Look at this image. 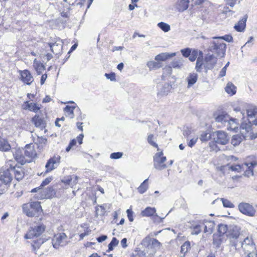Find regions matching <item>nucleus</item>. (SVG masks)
I'll return each mask as SVG.
<instances>
[{"label":"nucleus","instance_id":"57","mask_svg":"<svg viewBox=\"0 0 257 257\" xmlns=\"http://www.w3.org/2000/svg\"><path fill=\"white\" fill-rule=\"evenodd\" d=\"M216 38L217 39L221 40L222 41V40H224L228 42H232L233 40V38L231 35H225L223 37Z\"/></svg>","mask_w":257,"mask_h":257},{"label":"nucleus","instance_id":"15","mask_svg":"<svg viewBox=\"0 0 257 257\" xmlns=\"http://www.w3.org/2000/svg\"><path fill=\"white\" fill-rule=\"evenodd\" d=\"M240 235V229L237 226H229L227 237L230 239H236Z\"/></svg>","mask_w":257,"mask_h":257},{"label":"nucleus","instance_id":"28","mask_svg":"<svg viewBox=\"0 0 257 257\" xmlns=\"http://www.w3.org/2000/svg\"><path fill=\"white\" fill-rule=\"evenodd\" d=\"M13 155L18 163L21 165H23L26 163V161L25 160V157L23 155L21 150H16L15 152H13Z\"/></svg>","mask_w":257,"mask_h":257},{"label":"nucleus","instance_id":"16","mask_svg":"<svg viewBox=\"0 0 257 257\" xmlns=\"http://www.w3.org/2000/svg\"><path fill=\"white\" fill-rule=\"evenodd\" d=\"M226 169H228L229 170H231L232 171H234L236 172H240L241 171L245 170V167L244 164L242 165H229V164H227L226 165L223 166L221 167V170H225Z\"/></svg>","mask_w":257,"mask_h":257},{"label":"nucleus","instance_id":"39","mask_svg":"<svg viewBox=\"0 0 257 257\" xmlns=\"http://www.w3.org/2000/svg\"><path fill=\"white\" fill-rule=\"evenodd\" d=\"M211 136L209 131L203 132L200 135L199 139L202 142H207L211 139Z\"/></svg>","mask_w":257,"mask_h":257},{"label":"nucleus","instance_id":"7","mask_svg":"<svg viewBox=\"0 0 257 257\" xmlns=\"http://www.w3.org/2000/svg\"><path fill=\"white\" fill-rule=\"evenodd\" d=\"M12 180V176L9 171L0 172V193L5 190L6 186L10 185Z\"/></svg>","mask_w":257,"mask_h":257},{"label":"nucleus","instance_id":"56","mask_svg":"<svg viewBox=\"0 0 257 257\" xmlns=\"http://www.w3.org/2000/svg\"><path fill=\"white\" fill-rule=\"evenodd\" d=\"M201 231V227L200 225H196L193 227V231L192 232V234L197 235Z\"/></svg>","mask_w":257,"mask_h":257},{"label":"nucleus","instance_id":"64","mask_svg":"<svg viewBox=\"0 0 257 257\" xmlns=\"http://www.w3.org/2000/svg\"><path fill=\"white\" fill-rule=\"evenodd\" d=\"M137 257H146V252L144 251H136Z\"/></svg>","mask_w":257,"mask_h":257},{"label":"nucleus","instance_id":"44","mask_svg":"<svg viewBox=\"0 0 257 257\" xmlns=\"http://www.w3.org/2000/svg\"><path fill=\"white\" fill-rule=\"evenodd\" d=\"M118 242L119 241L116 238L113 237L111 242L108 244V248L107 251L110 252V251L112 250L113 247L116 246L118 244Z\"/></svg>","mask_w":257,"mask_h":257},{"label":"nucleus","instance_id":"11","mask_svg":"<svg viewBox=\"0 0 257 257\" xmlns=\"http://www.w3.org/2000/svg\"><path fill=\"white\" fill-rule=\"evenodd\" d=\"M214 139L215 142L220 145H226L229 141L227 134L224 132L218 131L215 133Z\"/></svg>","mask_w":257,"mask_h":257},{"label":"nucleus","instance_id":"23","mask_svg":"<svg viewBox=\"0 0 257 257\" xmlns=\"http://www.w3.org/2000/svg\"><path fill=\"white\" fill-rule=\"evenodd\" d=\"M189 0H179L176 5V8L180 12L186 10L189 7Z\"/></svg>","mask_w":257,"mask_h":257},{"label":"nucleus","instance_id":"58","mask_svg":"<svg viewBox=\"0 0 257 257\" xmlns=\"http://www.w3.org/2000/svg\"><path fill=\"white\" fill-rule=\"evenodd\" d=\"M52 179L53 178L52 177L46 178L44 181H42L40 185V187L42 188V187L45 186L46 185H48L49 183H50Z\"/></svg>","mask_w":257,"mask_h":257},{"label":"nucleus","instance_id":"36","mask_svg":"<svg viewBox=\"0 0 257 257\" xmlns=\"http://www.w3.org/2000/svg\"><path fill=\"white\" fill-rule=\"evenodd\" d=\"M20 74L21 76L22 80H30L32 78V76L28 70L20 71Z\"/></svg>","mask_w":257,"mask_h":257},{"label":"nucleus","instance_id":"51","mask_svg":"<svg viewBox=\"0 0 257 257\" xmlns=\"http://www.w3.org/2000/svg\"><path fill=\"white\" fill-rule=\"evenodd\" d=\"M204 66V62L202 60L198 58L196 61V69L197 71H201L202 66Z\"/></svg>","mask_w":257,"mask_h":257},{"label":"nucleus","instance_id":"5","mask_svg":"<svg viewBox=\"0 0 257 257\" xmlns=\"http://www.w3.org/2000/svg\"><path fill=\"white\" fill-rule=\"evenodd\" d=\"M239 211L246 216L254 217L256 215V210L253 206L249 203L241 202L238 206Z\"/></svg>","mask_w":257,"mask_h":257},{"label":"nucleus","instance_id":"50","mask_svg":"<svg viewBox=\"0 0 257 257\" xmlns=\"http://www.w3.org/2000/svg\"><path fill=\"white\" fill-rule=\"evenodd\" d=\"M171 65L173 68H180L183 66V61L182 60L174 61L172 62Z\"/></svg>","mask_w":257,"mask_h":257},{"label":"nucleus","instance_id":"26","mask_svg":"<svg viewBox=\"0 0 257 257\" xmlns=\"http://www.w3.org/2000/svg\"><path fill=\"white\" fill-rule=\"evenodd\" d=\"M75 109L78 110L79 108L76 109L75 105L70 106L66 105L64 108V111L65 112V116L69 117L70 118H73L74 117V110Z\"/></svg>","mask_w":257,"mask_h":257},{"label":"nucleus","instance_id":"32","mask_svg":"<svg viewBox=\"0 0 257 257\" xmlns=\"http://www.w3.org/2000/svg\"><path fill=\"white\" fill-rule=\"evenodd\" d=\"M150 70H156L163 66L162 63L159 61H150L147 64Z\"/></svg>","mask_w":257,"mask_h":257},{"label":"nucleus","instance_id":"38","mask_svg":"<svg viewBox=\"0 0 257 257\" xmlns=\"http://www.w3.org/2000/svg\"><path fill=\"white\" fill-rule=\"evenodd\" d=\"M46 240L42 238H39L36 240H34V242L32 244L33 249L34 251H36V249H38L41 244H42Z\"/></svg>","mask_w":257,"mask_h":257},{"label":"nucleus","instance_id":"6","mask_svg":"<svg viewBox=\"0 0 257 257\" xmlns=\"http://www.w3.org/2000/svg\"><path fill=\"white\" fill-rule=\"evenodd\" d=\"M163 155V152H160L156 153L154 156V166L158 170H162L167 167L166 164H165L166 157L162 156Z\"/></svg>","mask_w":257,"mask_h":257},{"label":"nucleus","instance_id":"53","mask_svg":"<svg viewBox=\"0 0 257 257\" xmlns=\"http://www.w3.org/2000/svg\"><path fill=\"white\" fill-rule=\"evenodd\" d=\"M163 75H170L172 73V67L170 66H166L163 68Z\"/></svg>","mask_w":257,"mask_h":257},{"label":"nucleus","instance_id":"1","mask_svg":"<svg viewBox=\"0 0 257 257\" xmlns=\"http://www.w3.org/2000/svg\"><path fill=\"white\" fill-rule=\"evenodd\" d=\"M23 211L27 216L32 217L38 216L42 212V209L40 202L35 201L24 204L23 205Z\"/></svg>","mask_w":257,"mask_h":257},{"label":"nucleus","instance_id":"24","mask_svg":"<svg viewBox=\"0 0 257 257\" xmlns=\"http://www.w3.org/2000/svg\"><path fill=\"white\" fill-rule=\"evenodd\" d=\"M236 121V119L231 118L229 117V119L227 121L225 126L227 127V130H228L237 132L238 130V123Z\"/></svg>","mask_w":257,"mask_h":257},{"label":"nucleus","instance_id":"41","mask_svg":"<svg viewBox=\"0 0 257 257\" xmlns=\"http://www.w3.org/2000/svg\"><path fill=\"white\" fill-rule=\"evenodd\" d=\"M257 114V107L251 106L247 109V114L248 118H252Z\"/></svg>","mask_w":257,"mask_h":257},{"label":"nucleus","instance_id":"9","mask_svg":"<svg viewBox=\"0 0 257 257\" xmlns=\"http://www.w3.org/2000/svg\"><path fill=\"white\" fill-rule=\"evenodd\" d=\"M241 248L244 253L252 252L255 249V245L251 238L247 237L241 242Z\"/></svg>","mask_w":257,"mask_h":257},{"label":"nucleus","instance_id":"34","mask_svg":"<svg viewBox=\"0 0 257 257\" xmlns=\"http://www.w3.org/2000/svg\"><path fill=\"white\" fill-rule=\"evenodd\" d=\"M156 209L154 207H148L143 210L141 214L143 216H151L156 213Z\"/></svg>","mask_w":257,"mask_h":257},{"label":"nucleus","instance_id":"61","mask_svg":"<svg viewBox=\"0 0 257 257\" xmlns=\"http://www.w3.org/2000/svg\"><path fill=\"white\" fill-rule=\"evenodd\" d=\"M198 138H193L191 140L189 141V142H188V146L192 148L196 143L197 141Z\"/></svg>","mask_w":257,"mask_h":257},{"label":"nucleus","instance_id":"25","mask_svg":"<svg viewBox=\"0 0 257 257\" xmlns=\"http://www.w3.org/2000/svg\"><path fill=\"white\" fill-rule=\"evenodd\" d=\"M49 46L51 48V51L55 54H59L62 50L63 44L61 42L59 43L55 42L54 43H50Z\"/></svg>","mask_w":257,"mask_h":257},{"label":"nucleus","instance_id":"37","mask_svg":"<svg viewBox=\"0 0 257 257\" xmlns=\"http://www.w3.org/2000/svg\"><path fill=\"white\" fill-rule=\"evenodd\" d=\"M148 182V179H146L138 188V190L139 193L141 194H143L147 190L149 187Z\"/></svg>","mask_w":257,"mask_h":257},{"label":"nucleus","instance_id":"54","mask_svg":"<svg viewBox=\"0 0 257 257\" xmlns=\"http://www.w3.org/2000/svg\"><path fill=\"white\" fill-rule=\"evenodd\" d=\"M122 155L121 152L112 153L110 154V158L112 159H118L122 157Z\"/></svg>","mask_w":257,"mask_h":257},{"label":"nucleus","instance_id":"43","mask_svg":"<svg viewBox=\"0 0 257 257\" xmlns=\"http://www.w3.org/2000/svg\"><path fill=\"white\" fill-rule=\"evenodd\" d=\"M218 231L220 234V236L223 235L225 233H226V234L227 235V233L229 228H228L226 225L220 224L218 225Z\"/></svg>","mask_w":257,"mask_h":257},{"label":"nucleus","instance_id":"59","mask_svg":"<svg viewBox=\"0 0 257 257\" xmlns=\"http://www.w3.org/2000/svg\"><path fill=\"white\" fill-rule=\"evenodd\" d=\"M105 76L107 79L110 80H115V74L114 72H111L110 73H105Z\"/></svg>","mask_w":257,"mask_h":257},{"label":"nucleus","instance_id":"19","mask_svg":"<svg viewBox=\"0 0 257 257\" xmlns=\"http://www.w3.org/2000/svg\"><path fill=\"white\" fill-rule=\"evenodd\" d=\"M247 19V15H245L243 18L240 20L238 23L234 26V29L239 32H243L245 29L246 22Z\"/></svg>","mask_w":257,"mask_h":257},{"label":"nucleus","instance_id":"2","mask_svg":"<svg viewBox=\"0 0 257 257\" xmlns=\"http://www.w3.org/2000/svg\"><path fill=\"white\" fill-rule=\"evenodd\" d=\"M213 40L210 44L209 50L213 53L216 54L217 56L220 57H224L226 51V44L221 40L214 38Z\"/></svg>","mask_w":257,"mask_h":257},{"label":"nucleus","instance_id":"29","mask_svg":"<svg viewBox=\"0 0 257 257\" xmlns=\"http://www.w3.org/2000/svg\"><path fill=\"white\" fill-rule=\"evenodd\" d=\"M41 193L44 195L46 198H50L53 197L55 194V191L52 187H48L41 191Z\"/></svg>","mask_w":257,"mask_h":257},{"label":"nucleus","instance_id":"20","mask_svg":"<svg viewBox=\"0 0 257 257\" xmlns=\"http://www.w3.org/2000/svg\"><path fill=\"white\" fill-rule=\"evenodd\" d=\"M202 223L204 224V232L208 234L212 233L215 226L214 221L204 219Z\"/></svg>","mask_w":257,"mask_h":257},{"label":"nucleus","instance_id":"45","mask_svg":"<svg viewBox=\"0 0 257 257\" xmlns=\"http://www.w3.org/2000/svg\"><path fill=\"white\" fill-rule=\"evenodd\" d=\"M34 141L36 144L39 145V147H43L46 145L47 140L45 138L38 137Z\"/></svg>","mask_w":257,"mask_h":257},{"label":"nucleus","instance_id":"60","mask_svg":"<svg viewBox=\"0 0 257 257\" xmlns=\"http://www.w3.org/2000/svg\"><path fill=\"white\" fill-rule=\"evenodd\" d=\"M225 159L227 161L229 162L228 164L230 165L232 162H235L238 159L233 156H229L225 157Z\"/></svg>","mask_w":257,"mask_h":257},{"label":"nucleus","instance_id":"14","mask_svg":"<svg viewBox=\"0 0 257 257\" xmlns=\"http://www.w3.org/2000/svg\"><path fill=\"white\" fill-rule=\"evenodd\" d=\"M6 171H9L11 175L12 173L15 175V177L17 180H21L24 176V172L21 167H16L11 166L9 169ZM13 177V176H12Z\"/></svg>","mask_w":257,"mask_h":257},{"label":"nucleus","instance_id":"47","mask_svg":"<svg viewBox=\"0 0 257 257\" xmlns=\"http://www.w3.org/2000/svg\"><path fill=\"white\" fill-rule=\"evenodd\" d=\"M198 55V51L197 50H193L191 51L190 55L189 56V59L192 61H194Z\"/></svg>","mask_w":257,"mask_h":257},{"label":"nucleus","instance_id":"55","mask_svg":"<svg viewBox=\"0 0 257 257\" xmlns=\"http://www.w3.org/2000/svg\"><path fill=\"white\" fill-rule=\"evenodd\" d=\"M191 50L190 48H185L184 49H182L181 50V52L182 55L185 57H189L190 55Z\"/></svg>","mask_w":257,"mask_h":257},{"label":"nucleus","instance_id":"17","mask_svg":"<svg viewBox=\"0 0 257 257\" xmlns=\"http://www.w3.org/2000/svg\"><path fill=\"white\" fill-rule=\"evenodd\" d=\"M172 84L167 82L164 83L162 85H159V92H158V96H164L167 95L172 89Z\"/></svg>","mask_w":257,"mask_h":257},{"label":"nucleus","instance_id":"18","mask_svg":"<svg viewBox=\"0 0 257 257\" xmlns=\"http://www.w3.org/2000/svg\"><path fill=\"white\" fill-rule=\"evenodd\" d=\"M245 170L244 171V175L247 176H253V168L257 166V161H253L249 163H244Z\"/></svg>","mask_w":257,"mask_h":257},{"label":"nucleus","instance_id":"46","mask_svg":"<svg viewBox=\"0 0 257 257\" xmlns=\"http://www.w3.org/2000/svg\"><path fill=\"white\" fill-rule=\"evenodd\" d=\"M158 26L164 32H168L170 30V25L164 22H161L159 23Z\"/></svg>","mask_w":257,"mask_h":257},{"label":"nucleus","instance_id":"22","mask_svg":"<svg viewBox=\"0 0 257 257\" xmlns=\"http://www.w3.org/2000/svg\"><path fill=\"white\" fill-rule=\"evenodd\" d=\"M176 55L175 53H160L155 57V60L157 61H165L169 58L174 57Z\"/></svg>","mask_w":257,"mask_h":257},{"label":"nucleus","instance_id":"49","mask_svg":"<svg viewBox=\"0 0 257 257\" xmlns=\"http://www.w3.org/2000/svg\"><path fill=\"white\" fill-rule=\"evenodd\" d=\"M221 201L224 207L228 208L234 207V204L228 199L222 198Z\"/></svg>","mask_w":257,"mask_h":257},{"label":"nucleus","instance_id":"42","mask_svg":"<svg viewBox=\"0 0 257 257\" xmlns=\"http://www.w3.org/2000/svg\"><path fill=\"white\" fill-rule=\"evenodd\" d=\"M190 248V242L189 241H186L181 245L180 252L184 255Z\"/></svg>","mask_w":257,"mask_h":257},{"label":"nucleus","instance_id":"13","mask_svg":"<svg viewBox=\"0 0 257 257\" xmlns=\"http://www.w3.org/2000/svg\"><path fill=\"white\" fill-rule=\"evenodd\" d=\"M240 133L243 138L248 137V135L250 134V132L252 130L251 128V120L248 119V122H242L240 127Z\"/></svg>","mask_w":257,"mask_h":257},{"label":"nucleus","instance_id":"35","mask_svg":"<svg viewBox=\"0 0 257 257\" xmlns=\"http://www.w3.org/2000/svg\"><path fill=\"white\" fill-rule=\"evenodd\" d=\"M243 137L242 135H235L232 136L231 143L234 146L238 145L242 141Z\"/></svg>","mask_w":257,"mask_h":257},{"label":"nucleus","instance_id":"31","mask_svg":"<svg viewBox=\"0 0 257 257\" xmlns=\"http://www.w3.org/2000/svg\"><path fill=\"white\" fill-rule=\"evenodd\" d=\"M11 148V147L8 141L0 137V150L7 152L10 150Z\"/></svg>","mask_w":257,"mask_h":257},{"label":"nucleus","instance_id":"12","mask_svg":"<svg viewBox=\"0 0 257 257\" xmlns=\"http://www.w3.org/2000/svg\"><path fill=\"white\" fill-rule=\"evenodd\" d=\"M213 118L217 122L226 125V122L229 119V116L224 112L216 111L213 113Z\"/></svg>","mask_w":257,"mask_h":257},{"label":"nucleus","instance_id":"30","mask_svg":"<svg viewBox=\"0 0 257 257\" xmlns=\"http://www.w3.org/2000/svg\"><path fill=\"white\" fill-rule=\"evenodd\" d=\"M225 92L229 95L232 96L236 92V87L231 82H228L225 87Z\"/></svg>","mask_w":257,"mask_h":257},{"label":"nucleus","instance_id":"33","mask_svg":"<svg viewBox=\"0 0 257 257\" xmlns=\"http://www.w3.org/2000/svg\"><path fill=\"white\" fill-rule=\"evenodd\" d=\"M111 205L109 203H105L99 206V208H97V212H100V215L104 216L107 212L109 211Z\"/></svg>","mask_w":257,"mask_h":257},{"label":"nucleus","instance_id":"63","mask_svg":"<svg viewBox=\"0 0 257 257\" xmlns=\"http://www.w3.org/2000/svg\"><path fill=\"white\" fill-rule=\"evenodd\" d=\"M226 72V67H223L221 71H220V73L218 75V78H221L222 77H223L225 75Z\"/></svg>","mask_w":257,"mask_h":257},{"label":"nucleus","instance_id":"52","mask_svg":"<svg viewBox=\"0 0 257 257\" xmlns=\"http://www.w3.org/2000/svg\"><path fill=\"white\" fill-rule=\"evenodd\" d=\"M153 137H154L153 135H152V134L149 135L148 137V142L151 145H152L154 147L158 148V146L157 144L155 142H154L153 140Z\"/></svg>","mask_w":257,"mask_h":257},{"label":"nucleus","instance_id":"40","mask_svg":"<svg viewBox=\"0 0 257 257\" xmlns=\"http://www.w3.org/2000/svg\"><path fill=\"white\" fill-rule=\"evenodd\" d=\"M27 107L30 110L34 112H37L40 108V107L36 104L34 103H29L28 101L26 102Z\"/></svg>","mask_w":257,"mask_h":257},{"label":"nucleus","instance_id":"21","mask_svg":"<svg viewBox=\"0 0 257 257\" xmlns=\"http://www.w3.org/2000/svg\"><path fill=\"white\" fill-rule=\"evenodd\" d=\"M32 121L36 127H40L41 130L45 127L46 124L44 118L40 117L39 115L33 117Z\"/></svg>","mask_w":257,"mask_h":257},{"label":"nucleus","instance_id":"8","mask_svg":"<svg viewBox=\"0 0 257 257\" xmlns=\"http://www.w3.org/2000/svg\"><path fill=\"white\" fill-rule=\"evenodd\" d=\"M60 158L59 155L50 158L45 165L46 169L45 173L51 172L56 169L60 164Z\"/></svg>","mask_w":257,"mask_h":257},{"label":"nucleus","instance_id":"62","mask_svg":"<svg viewBox=\"0 0 257 257\" xmlns=\"http://www.w3.org/2000/svg\"><path fill=\"white\" fill-rule=\"evenodd\" d=\"M127 214V217L130 221L132 222L134 220L133 215V211L131 209H127L126 211Z\"/></svg>","mask_w":257,"mask_h":257},{"label":"nucleus","instance_id":"3","mask_svg":"<svg viewBox=\"0 0 257 257\" xmlns=\"http://www.w3.org/2000/svg\"><path fill=\"white\" fill-rule=\"evenodd\" d=\"M67 236L65 233L55 234L52 239L53 247L56 249H58L60 247L66 245L69 242L67 240Z\"/></svg>","mask_w":257,"mask_h":257},{"label":"nucleus","instance_id":"27","mask_svg":"<svg viewBox=\"0 0 257 257\" xmlns=\"http://www.w3.org/2000/svg\"><path fill=\"white\" fill-rule=\"evenodd\" d=\"M24 153L26 156L29 158H34L36 156V152L31 145H27L25 146Z\"/></svg>","mask_w":257,"mask_h":257},{"label":"nucleus","instance_id":"4","mask_svg":"<svg viewBox=\"0 0 257 257\" xmlns=\"http://www.w3.org/2000/svg\"><path fill=\"white\" fill-rule=\"evenodd\" d=\"M45 228V225L43 224L37 225L34 227H32L25 235V238L26 239H32L35 237L37 238L44 232Z\"/></svg>","mask_w":257,"mask_h":257},{"label":"nucleus","instance_id":"48","mask_svg":"<svg viewBox=\"0 0 257 257\" xmlns=\"http://www.w3.org/2000/svg\"><path fill=\"white\" fill-rule=\"evenodd\" d=\"M72 176H68L63 179L61 181L65 185H68L73 186L72 182Z\"/></svg>","mask_w":257,"mask_h":257},{"label":"nucleus","instance_id":"10","mask_svg":"<svg viewBox=\"0 0 257 257\" xmlns=\"http://www.w3.org/2000/svg\"><path fill=\"white\" fill-rule=\"evenodd\" d=\"M217 62V58L213 54H208L206 55L204 62V67L206 71L213 68Z\"/></svg>","mask_w":257,"mask_h":257}]
</instances>
